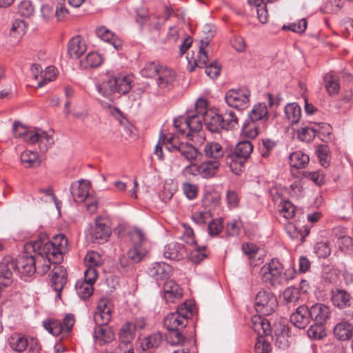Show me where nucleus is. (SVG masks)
<instances>
[{
	"label": "nucleus",
	"instance_id": "obj_1",
	"mask_svg": "<svg viewBox=\"0 0 353 353\" xmlns=\"http://www.w3.org/2000/svg\"><path fill=\"white\" fill-rule=\"evenodd\" d=\"M163 145H165L166 149L171 152H179L188 161L196 160L197 157L201 154L199 150L192 144L179 141V138L174 134L168 136L161 133L154 151V154L160 160L163 159Z\"/></svg>",
	"mask_w": 353,
	"mask_h": 353
},
{
	"label": "nucleus",
	"instance_id": "obj_2",
	"mask_svg": "<svg viewBox=\"0 0 353 353\" xmlns=\"http://www.w3.org/2000/svg\"><path fill=\"white\" fill-rule=\"evenodd\" d=\"M131 89V79L127 76L106 74L102 83L97 85L98 92L110 101H114Z\"/></svg>",
	"mask_w": 353,
	"mask_h": 353
},
{
	"label": "nucleus",
	"instance_id": "obj_3",
	"mask_svg": "<svg viewBox=\"0 0 353 353\" xmlns=\"http://www.w3.org/2000/svg\"><path fill=\"white\" fill-rule=\"evenodd\" d=\"M203 117L194 114L188 117H179L174 119V126L181 134L186 133V137L196 143H201L204 140L202 131Z\"/></svg>",
	"mask_w": 353,
	"mask_h": 353
},
{
	"label": "nucleus",
	"instance_id": "obj_4",
	"mask_svg": "<svg viewBox=\"0 0 353 353\" xmlns=\"http://www.w3.org/2000/svg\"><path fill=\"white\" fill-rule=\"evenodd\" d=\"M203 29V32H208V34L205 37L201 39L197 57L195 59L193 58L194 66H192L189 69V71L192 72L195 66L201 68H205L206 74L210 78L214 79L216 78L219 75L221 66L215 61L212 62L207 65L208 57L205 48L210 43L211 39L214 37V34L210 29L209 26H205Z\"/></svg>",
	"mask_w": 353,
	"mask_h": 353
},
{
	"label": "nucleus",
	"instance_id": "obj_5",
	"mask_svg": "<svg viewBox=\"0 0 353 353\" xmlns=\"http://www.w3.org/2000/svg\"><path fill=\"white\" fill-rule=\"evenodd\" d=\"M252 151L253 145L250 141H240L233 150L226 153L225 163L232 172L239 174L243 170L245 161L250 157Z\"/></svg>",
	"mask_w": 353,
	"mask_h": 353
},
{
	"label": "nucleus",
	"instance_id": "obj_6",
	"mask_svg": "<svg viewBox=\"0 0 353 353\" xmlns=\"http://www.w3.org/2000/svg\"><path fill=\"white\" fill-rule=\"evenodd\" d=\"M90 182L81 179L72 183L70 187L71 194L75 202H83L87 199L86 210L90 214H94L97 210V201L96 198L89 194Z\"/></svg>",
	"mask_w": 353,
	"mask_h": 353
},
{
	"label": "nucleus",
	"instance_id": "obj_7",
	"mask_svg": "<svg viewBox=\"0 0 353 353\" xmlns=\"http://www.w3.org/2000/svg\"><path fill=\"white\" fill-rule=\"evenodd\" d=\"M283 271V267L281 263L278 259H273L261 268L260 274L263 283L273 288H277L284 284Z\"/></svg>",
	"mask_w": 353,
	"mask_h": 353
},
{
	"label": "nucleus",
	"instance_id": "obj_8",
	"mask_svg": "<svg viewBox=\"0 0 353 353\" xmlns=\"http://www.w3.org/2000/svg\"><path fill=\"white\" fill-rule=\"evenodd\" d=\"M43 241L41 240L27 243L25 249L28 252L34 253L36 272L41 275L45 274L50 269V263H59V262L51 259L52 255L43 253Z\"/></svg>",
	"mask_w": 353,
	"mask_h": 353
},
{
	"label": "nucleus",
	"instance_id": "obj_9",
	"mask_svg": "<svg viewBox=\"0 0 353 353\" xmlns=\"http://www.w3.org/2000/svg\"><path fill=\"white\" fill-rule=\"evenodd\" d=\"M43 253L52 255L51 259L57 262L63 259V254L68 250V240L65 235L59 234L53 237L52 241L43 242Z\"/></svg>",
	"mask_w": 353,
	"mask_h": 353
},
{
	"label": "nucleus",
	"instance_id": "obj_10",
	"mask_svg": "<svg viewBox=\"0 0 353 353\" xmlns=\"http://www.w3.org/2000/svg\"><path fill=\"white\" fill-rule=\"evenodd\" d=\"M8 343L9 347L17 352H23L27 350V353H39L41 350V345L37 339H28L21 334L15 333L11 335L8 339Z\"/></svg>",
	"mask_w": 353,
	"mask_h": 353
},
{
	"label": "nucleus",
	"instance_id": "obj_11",
	"mask_svg": "<svg viewBox=\"0 0 353 353\" xmlns=\"http://www.w3.org/2000/svg\"><path fill=\"white\" fill-rule=\"evenodd\" d=\"M75 323L74 315L71 313L65 314L63 323L57 319L48 318L43 321V327L50 334L58 336L63 332L69 333Z\"/></svg>",
	"mask_w": 353,
	"mask_h": 353
},
{
	"label": "nucleus",
	"instance_id": "obj_12",
	"mask_svg": "<svg viewBox=\"0 0 353 353\" xmlns=\"http://www.w3.org/2000/svg\"><path fill=\"white\" fill-rule=\"evenodd\" d=\"M250 91L247 89H231L225 94L226 103L231 108L243 110L250 105Z\"/></svg>",
	"mask_w": 353,
	"mask_h": 353
},
{
	"label": "nucleus",
	"instance_id": "obj_13",
	"mask_svg": "<svg viewBox=\"0 0 353 353\" xmlns=\"http://www.w3.org/2000/svg\"><path fill=\"white\" fill-rule=\"evenodd\" d=\"M136 326L134 323L128 322L124 324L119 332L120 344L115 353H134L132 341L134 336Z\"/></svg>",
	"mask_w": 353,
	"mask_h": 353
},
{
	"label": "nucleus",
	"instance_id": "obj_14",
	"mask_svg": "<svg viewBox=\"0 0 353 353\" xmlns=\"http://www.w3.org/2000/svg\"><path fill=\"white\" fill-rule=\"evenodd\" d=\"M194 310H176L168 314L164 319L167 330H181L188 325V319L193 315Z\"/></svg>",
	"mask_w": 353,
	"mask_h": 353
},
{
	"label": "nucleus",
	"instance_id": "obj_15",
	"mask_svg": "<svg viewBox=\"0 0 353 353\" xmlns=\"http://www.w3.org/2000/svg\"><path fill=\"white\" fill-rule=\"evenodd\" d=\"M17 272V263L10 256H5L0 262V285L9 286L13 281V274Z\"/></svg>",
	"mask_w": 353,
	"mask_h": 353
},
{
	"label": "nucleus",
	"instance_id": "obj_16",
	"mask_svg": "<svg viewBox=\"0 0 353 353\" xmlns=\"http://www.w3.org/2000/svg\"><path fill=\"white\" fill-rule=\"evenodd\" d=\"M17 263V272L21 275L30 276L36 272L34 253L28 252L24 248V252L15 259Z\"/></svg>",
	"mask_w": 353,
	"mask_h": 353
},
{
	"label": "nucleus",
	"instance_id": "obj_17",
	"mask_svg": "<svg viewBox=\"0 0 353 353\" xmlns=\"http://www.w3.org/2000/svg\"><path fill=\"white\" fill-rule=\"evenodd\" d=\"M51 286L57 292V296L61 297V292L68 282V273L66 269L59 265L54 266L51 272Z\"/></svg>",
	"mask_w": 353,
	"mask_h": 353
},
{
	"label": "nucleus",
	"instance_id": "obj_18",
	"mask_svg": "<svg viewBox=\"0 0 353 353\" xmlns=\"http://www.w3.org/2000/svg\"><path fill=\"white\" fill-rule=\"evenodd\" d=\"M111 234V230L106 224L99 219L96 221L94 227L91 230L88 237L92 243L105 242Z\"/></svg>",
	"mask_w": 353,
	"mask_h": 353
},
{
	"label": "nucleus",
	"instance_id": "obj_19",
	"mask_svg": "<svg viewBox=\"0 0 353 353\" xmlns=\"http://www.w3.org/2000/svg\"><path fill=\"white\" fill-rule=\"evenodd\" d=\"M87 50L85 42L80 36L72 37L68 44V53L70 58L77 59Z\"/></svg>",
	"mask_w": 353,
	"mask_h": 353
},
{
	"label": "nucleus",
	"instance_id": "obj_20",
	"mask_svg": "<svg viewBox=\"0 0 353 353\" xmlns=\"http://www.w3.org/2000/svg\"><path fill=\"white\" fill-rule=\"evenodd\" d=\"M331 301L334 306L339 308L351 306L352 296L347 291L336 288L331 292Z\"/></svg>",
	"mask_w": 353,
	"mask_h": 353
},
{
	"label": "nucleus",
	"instance_id": "obj_21",
	"mask_svg": "<svg viewBox=\"0 0 353 353\" xmlns=\"http://www.w3.org/2000/svg\"><path fill=\"white\" fill-rule=\"evenodd\" d=\"M163 293L166 303H174L182 296L181 288L173 280H168L164 283Z\"/></svg>",
	"mask_w": 353,
	"mask_h": 353
},
{
	"label": "nucleus",
	"instance_id": "obj_22",
	"mask_svg": "<svg viewBox=\"0 0 353 353\" xmlns=\"http://www.w3.org/2000/svg\"><path fill=\"white\" fill-rule=\"evenodd\" d=\"M185 253V246L175 241L170 242L164 247L163 255L167 259L180 260L184 257Z\"/></svg>",
	"mask_w": 353,
	"mask_h": 353
},
{
	"label": "nucleus",
	"instance_id": "obj_23",
	"mask_svg": "<svg viewBox=\"0 0 353 353\" xmlns=\"http://www.w3.org/2000/svg\"><path fill=\"white\" fill-rule=\"evenodd\" d=\"M148 273L157 281L163 280L170 277L172 267L165 263H155L148 269Z\"/></svg>",
	"mask_w": 353,
	"mask_h": 353
},
{
	"label": "nucleus",
	"instance_id": "obj_24",
	"mask_svg": "<svg viewBox=\"0 0 353 353\" xmlns=\"http://www.w3.org/2000/svg\"><path fill=\"white\" fill-rule=\"evenodd\" d=\"M176 75L173 70L163 67L159 72L157 83L161 89L170 90L173 86L174 81H175Z\"/></svg>",
	"mask_w": 353,
	"mask_h": 353
},
{
	"label": "nucleus",
	"instance_id": "obj_25",
	"mask_svg": "<svg viewBox=\"0 0 353 353\" xmlns=\"http://www.w3.org/2000/svg\"><path fill=\"white\" fill-rule=\"evenodd\" d=\"M205 126L212 132H219L221 130H225V124L222 115L210 112L203 117Z\"/></svg>",
	"mask_w": 353,
	"mask_h": 353
},
{
	"label": "nucleus",
	"instance_id": "obj_26",
	"mask_svg": "<svg viewBox=\"0 0 353 353\" xmlns=\"http://www.w3.org/2000/svg\"><path fill=\"white\" fill-rule=\"evenodd\" d=\"M255 305L268 309H274L277 306V300L272 292L260 291L256 296Z\"/></svg>",
	"mask_w": 353,
	"mask_h": 353
},
{
	"label": "nucleus",
	"instance_id": "obj_27",
	"mask_svg": "<svg viewBox=\"0 0 353 353\" xmlns=\"http://www.w3.org/2000/svg\"><path fill=\"white\" fill-rule=\"evenodd\" d=\"M252 328L259 336L268 335L271 333L270 323L261 315L255 314L251 319Z\"/></svg>",
	"mask_w": 353,
	"mask_h": 353
},
{
	"label": "nucleus",
	"instance_id": "obj_28",
	"mask_svg": "<svg viewBox=\"0 0 353 353\" xmlns=\"http://www.w3.org/2000/svg\"><path fill=\"white\" fill-rule=\"evenodd\" d=\"M94 339L97 344L103 345L112 342L114 339V334L110 327L96 326L94 330Z\"/></svg>",
	"mask_w": 353,
	"mask_h": 353
},
{
	"label": "nucleus",
	"instance_id": "obj_29",
	"mask_svg": "<svg viewBox=\"0 0 353 353\" xmlns=\"http://www.w3.org/2000/svg\"><path fill=\"white\" fill-rule=\"evenodd\" d=\"M47 139V143L50 144L52 142V137L49 135L46 132L41 129L36 128L34 130H28L23 141L28 144H34L41 141L43 139Z\"/></svg>",
	"mask_w": 353,
	"mask_h": 353
},
{
	"label": "nucleus",
	"instance_id": "obj_30",
	"mask_svg": "<svg viewBox=\"0 0 353 353\" xmlns=\"http://www.w3.org/2000/svg\"><path fill=\"white\" fill-rule=\"evenodd\" d=\"M251 121H259L263 124V128H265V123L268 119V111L265 103H259L255 105L248 114Z\"/></svg>",
	"mask_w": 353,
	"mask_h": 353
},
{
	"label": "nucleus",
	"instance_id": "obj_31",
	"mask_svg": "<svg viewBox=\"0 0 353 353\" xmlns=\"http://www.w3.org/2000/svg\"><path fill=\"white\" fill-rule=\"evenodd\" d=\"M96 34L98 37L104 41L110 43L116 50H119L122 46V41L121 39L115 36V34L108 30L107 28L102 26L96 30Z\"/></svg>",
	"mask_w": 353,
	"mask_h": 353
},
{
	"label": "nucleus",
	"instance_id": "obj_32",
	"mask_svg": "<svg viewBox=\"0 0 353 353\" xmlns=\"http://www.w3.org/2000/svg\"><path fill=\"white\" fill-rule=\"evenodd\" d=\"M310 310H295L290 315V322L299 329H304L310 322Z\"/></svg>",
	"mask_w": 353,
	"mask_h": 353
},
{
	"label": "nucleus",
	"instance_id": "obj_33",
	"mask_svg": "<svg viewBox=\"0 0 353 353\" xmlns=\"http://www.w3.org/2000/svg\"><path fill=\"white\" fill-rule=\"evenodd\" d=\"M334 336L340 341H347L353 336V325L347 322L338 323L334 328Z\"/></svg>",
	"mask_w": 353,
	"mask_h": 353
},
{
	"label": "nucleus",
	"instance_id": "obj_34",
	"mask_svg": "<svg viewBox=\"0 0 353 353\" xmlns=\"http://www.w3.org/2000/svg\"><path fill=\"white\" fill-rule=\"evenodd\" d=\"M27 25L23 20L16 19L10 29L9 37L11 41L17 43L25 34Z\"/></svg>",
	"mask_w": 353,
	"mask_h": 353
},
{
	"label": "nucleus",
	"instance_id": "obj_35",
	"mask_svg": "<svg viewBox=\"0 0 353 353\" xmlns=\"http://www.w3.org/2000/svg\"><path fill=\"white\" fill-rule=\"evenodd\" d=\"M21 161L26 168H37L41 165V159L37 152L26 150L21 154Z\"/></svg>",
	"mask_w": 353,
	"mask_h": 353
},
{
	"label": "nucleus",
	"instance_id": "obj_36",
	"mask_svg": "<svg viewBox=\"0 0 353 353\" xmlns=\"http://www.w3.org/2000/svg\"><path fill=\"white\" fill-rule=\"evenodd\" d=\"M204 154L206 157L218 159L223 157L222 146L217 142H208L204 146Z\"/></svg>",
	"mask_w": 353,
	"mask_h": 353
},
{
	"label": "nucleus",
	"instance_id": "obj_37",
	"mask_svg": "<svg viewBox=\"0 0 353 353\" xmlns=\"http://www.w3.org/2000/svg\"><path fill=\"white\" fill-rule=\"evenodd\" d=\"M309 161L308 155L301 151L294 152L290 156V165L296 169L304 168L309 163Z\"/></svg>",
	"mask_w": 353,
	"mask_h": 353
},
{
	"label": "nucleus",
	"instance_id": "obj_38",
	"mask_svg": "<svg viewBox=\"0 0 353 353\" xmlns=\"http://www.w3.org/2000/svg\"><path fill=\"white\" fill-rule=\"evenodd\" d=\"M103 59L101 56L97 52L88 53L82 60H81V66L84 69L97 68L102 63Z\"/></svg>",
	"mask_w": 353,
	"mask_h": 353
},
{
	"label": "nucleus",
	"instance_id": "obj_39",
	"mask_svg": "<svg viewBox=\"0 0 353 353\" xmlns=\"http://www.w3.org/2000/svg\"><path fill=\"white\" fill-rule=\"evenodd\" d=\"M219 165L216 160L202 162L199 165L200 175L203 178H209L214 176L218 170Z\"/></svg>",
	"mask_w": 353,
	"mask_h": 353
},
{
	"label": "nucleus",
	"instance_id": "obj_40",
	"mask_svg": "<svg viewBox=\"0 0 353 353\" xmlns=\"http://www.w3.org/2000/svg\"><path fill=\"white\" fill-rule=\"evenodd\" d=\"M285 113L288 121L292 123H297L301 116V107L295 103H289L285 108Z\"/></svg>",
	"mask_w": 353,
	"mask_h": 353
},
{
	"label": "nucleus",
	"instance_id": "obj_41",
	"mask_svg": "<svg viewBox=\"0 0 353 353\" xmlns=\"http://www.w3.org/2000/svg\"><path fill=\"white\" fill-rule=\"evenodd\" d=\"M165 339L171 345H183L185 341V337L180 330H168L165 334Z\"/></svg>",
	"mask_w": 353,
	"mask_h": 353
},
{
	"label": "nucleus",
	"instance_id": "obj_42",
	"mask_svg": "<svg viewBox=\"0 0 353 353\" xmlns=\"http://www.w3.org/2000/svg\"><path fill=\"white\" fill-rule=\"evenodd\" d=\"M162 342V336L159 332L154 333L141 342L143 350H149L158 347Z\"/></svg>",
	"mask_w": 353,
	"mask_h": 353
},
{
	"label": "nucleus",
	"instance_id": "obj_43",
	"mask_svg": "<svg viewBox=\"0 0 353 353\" xmlns=\"http://www.w3.org/2000/svg\"><path fill=\"white\" fill-rule=\"evenodd\" d=\"M325 87L329 94H337L340 86L338 82V79L332 74L327 73L324 77Z\"/></svg>",
	"mask_w": 353,
	"mask_h": 353
},
{
	"label": "nucleus",
	"instance_id": "obj_44",
	"mask_svg": "<svg viewBox=\"0 0 353 353\" xmlns=\"http://www.w3.org/2000/svg\"><path fill=\"white\" fill-rule=\"evenodd\" d=\"M93 285L83 281H78L75 285L77 294L81 299L90 297L93 293Z\"/></svg>",
	"mask_w": 353,
	"mask_h": 353
},
{
	"label": "nucleus",
	"instance_id": "obj_45",
	"mask_svg": "<svg viewBox=\"0 0 353 353\" xmlns=\"http://www.w3.org/2000/svg\"><path fill=\"white\" fill-rule=\"evenodd\" d=\"M146 254L147 250L143 247L133 246L128 251L127 257L134 264L141 261Z\"/></svg>",
	"mask_w": 353,
	"mask_h": 353
},
{
	"label": "nucleus",
	"instance_id": "obj_46",
	"mask_svg": "<svg viewBox=\"0 0 353 353\" xmlns=\"http://www.w3.org/2000/svg\"><path fill=\"white\" fill-rule=\"evenodd\" d=\"M85 263L87 268H96L103 263L102 256L95 251H90L85 257Z\"/></svg>",
	"mask_w": 353,
	"mask_h": 353
},
{
	"label": "nucleus",
	"instance_id": "obj_47",
	"mask_svg": "<svg viewBox=\"0 0 353 353\" xmlns=\"http://www.w3.org/2000/svg\"><path fill=\"white\" fill-rule=\"evenodd\" d=\"M112 317V310H96L94 321L97 326H104L109 323Z\"/></svg>",
	"mask_w": 353,
	"mask_h": 353
},
{
	"label": "nucleus",
	"instance_id": "obj_48",
	"mask_svg": "<svg viewBox=\"0 0 353 353\" xmlns=\"http://www.w3.org/2000/svg\"><path fill=\"white\" fill-rule=\"evenodd\" d=\"M119 266L121 272L127 276H132L134 274L135 268L134 263L125 256L119 257Z\"/></svg>",
	"mask_w": 353,
	"mask_h": 353
},
{
	"label": "nucleus",
	"instance_id": "obj_49",
	"mask_svg": "<svg viewBox=\"0 0 353 353\" xmlns=\"http://www.w3.org/2000/svg\"><path fill=\"white\" fill-rule=\"evenodd\" d=\"M131 241L133 243V246L142 247L146 241V237L144 232L138 228H133L129 233Z\"/></svg>",
	"mask_w": 353,
	"mask_h": 353
},
{
	"label": "nucleus",
	"instance_id": "obj_50",
	"mask_svg": "<svg viewBox=\"0 0 353 353\" xmlns=\"http://www.w3.org/2000/svg\"><path fill=\"white\" fill-rule=\"evenodd\" d=\"M163 68L156 62H148L141 70V73L143 77L152 78L159 75V72Z\"/></svg>",
	"mask_w": 353,
	"mask_h": 353
},
{
	"label": "nucleus",
	"instance_id": "obj_51",
	"mask_svg": "<svg viewBox=\"0 0 353 353\" xmlns=\"http://www.w3.org/2000/svg\"><path fill=\"white\" fill-rule=\"evenodd\" d=\"M318 130L313 127L305 126L297 130V135L300 140L309 142L315 137Z\"/></svg>",
	"mask_w": 353,
	"mask_h": 353
},
{
	"label": "nucleus",
	"instance_id": "obj_52",
	"mask_svg": "<svg viewBox=\"0 0 353 353\" xmlns=\"http://www.w3.org/2000/svg\"><path fill=\"white\" fill-rule=\"evenodd\" d=\"M316 154L322 166L326 168L330 164V148L327 145H321L316 150Z\"/></svg>",
	"mask_w": 353,
	"mask_h": 353
},
{
	"label": "nucleus",
	"instance_id": "obj_53",
	"mask_svg": "<svg viewBox=\"0 0 353 353\" xmlns=\"http://www.w3.org/2000/svg\"><path fill=\"white\" fill-rule=\"evenodd\" d=\"M224 121V129L230 130L234 129L238 126V118L234 112L232 110L226 111L223 116Z\"/></svg>",
	"mask_w": 353,
	"mask_h": 353
},
{
	"label": "nucleus",
	"instance_id": "obj_54",
	"mask_svg": "<svg viewBox=\"0 0 353 353\" xmlns=\"http://www.w3.org/2000/svg\"><path fill=\"white\" fill-rule=\"evenodd\" d=\"M205 249V246L194 248L190 253V259L193 263H200L208 256Z\"/></svg>",
	"mask_w": 353,
	"mask_h": 353
},
{
	"label": "nucleus",
	"instance_id": "obj_55",
	"mask_svg": "<svg viewBox=\"0 0 353 353\" xmlns=\"http://www.w3.org/2000/svg\"><path fill=\"white\" fill-rule=\"evenodd\" d=\"M176 186L172 183H165L163 189L159 192V198L161 201L166 203L169 201L174 194L176 192Z\"/></svg>",
	"mask_w": 353,
	"mask_h": 353
},
{
	"label": "nucleus",
	"instance_id": "obj_56",
	"mask_svg": "<svg viewBox=\"0 0 353 353\" xmlns=\"http://www.w3.org/2000/svg\"><path fill=\"white\" fill-rule=\"evenodd\" d=\"M260 130V127L256 125V122L253 121L244 125L242 128L243 135L250 139H254L258 135Z\"/></svg>",
	"mask_w": 353,
	"mask_h": 353
},
{
	"label": "nucleus",
	"instance_id": "obj_57",
	"mask_svg": "<svg viewBox=\"0 0 353 353\" xmlns=\"http://www.w3.org/2000/svg\"><path fill=\"white\" fill-rule=\"evenodd\" d=\"M310 314L314 323L321 325L326 322L330 316L329 310H310Z\"/></svg>",
	"mask_w": 353,
	"mask_h": 353
},
{
	"label": "nucleus",
	"instance_id": "obj_58",
	"mask_svg": "<svg viewBox=\"0 0 353 353\" xmlns=\"http://www.w3.org/2000/svg\"><path fill=\"white\" fill-rule=\"evenodd\" d=\"M295 210V206L291 202L285 201L281 204L279 211L283 217L290 219L294 216Z\"/></svg>",
	"mask_w": 353,
	"mask_h": 353
},
{
	"label": "nucleus",
	"instance_id": "obj_59",
	"mask_svg": "<svg viewBox=\"0 0 353 353\" xmlns=\"http://www.w3.org/2000/svg\"><path fill=\"white\" fill-rule=\"evenodd\" d=\"M307 335L313 339H321L325 336V331L321 325L314 323L307 330Z\"/></svg>",
	"mask_w": 353,
	"mask_h": 353
},
{
	"label": "nucleus",
	"instance_id": "obj_60",
	"mask_svg": "<svg viewBox=\"0 0 353 353\" xmlns=\"http://www.w3.org/2000/svg\"><path fill=\"white\" fill-rule=\"evenodd\" d=\"M263 336H259L255 343L256 353H270L271 351V345L264 339Z\"/></svg>",
	"mask_w": 353,
	"mask_h": 353
},
{
	"label": "nucleus",
	"instance_id": "obj_61",
	"mask_svg": "<svg viewBox=\"0 0 353 353\" xmlns=\"http://www.w3.org/2000/svg\"><path fill=\"white\" fill-rule=\"evenodd\" d=\"M57 76L56 69L54 66L46 68V71L42 77V81L38 83V87L41 88L46 83L53 81Z\"/></svg>",
	"mask_w": 353,
	"mask_h": 353
},
{
	"label": "nucleus",
	"instance_id": "obj_62",
	"mask_svg": "<svg viewBox=\"0 0 353 353\" xmlns=\"http://www.w3.org/2000/svg\"><path fill=\"white\" fill-rule=\"evenodd\" d=\"M19 13L24 17H30L34 12V7L29 1H23L18 7Z\"/></svg>",
	"mask_w": 353,
	"mask_h": 353
},
{
	"label": "nucleus",
	"instance_id": "obj_63",
	"mask_svg": "<svg viewBox=\"0 0 353 353\" xmlns=\"http://www.w3.org/2000/svg\"><path fill=\"white\" fill-rule=\"evenodd\" d=\"M183 193L188 199H194L198 194V188L196 185L190 183H183L182 185Z\"/></svg>",
	"mask_w": 353,
	"mask_h": 353
},
{
	"label": "nucleus",
	"instance_id": "obj_64",
	"mask_svg": "<svg viewBox=\"0 0 353 353\" xmlns=\"http://www.w3.org/2000/svg\"><path fill=\"white\" fill-rule=\"evenodd\" d=\"M307 28V21L305 19H302L297 23H291L289 26L284 25L283 30H289L294 32L302 33Z\"/></svg>",
	"mask_w": 353,
	"mask_h": 353
}]
</instances>
